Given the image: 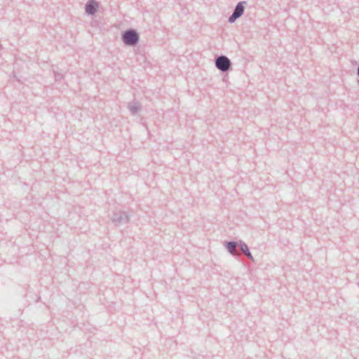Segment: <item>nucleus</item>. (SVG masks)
<instances>
[{
  "mask_svg": "<svg viewBox=\"0 0 359 359\" xmlns=\"http://www.w3.org/2000/svg\"><path fill=\"white\" fill-rule=\"evenodd\" d=\"M121 39L126 46H135L139 42L140 35L135 29L130 28L122 33Z\"/></svg>",
  "mask_w": 359,
  "mask_h": 359,
  "instance_id": "obj_1",
  "label": "nucleus"
},
{
  "mask_svg": "<svg viewBox=\"0 0 359 359\" xmlns=\"http://www.w3.org/2000/svg\"><path fill=\"white\" fill-rule=\"evenodd\" d=\"M215 65L222 72H226L231 68V62L226 55H222L215 58Z\"/></svg>",
  "mask_w": 359,
  "mask_h": 359,
  "instance_id": "obj_2",
  "label": "nucleus"
},
{
  "mask_svg": "<svg viewBox=\"0 0 359 359\" xmlns=\"http://www.w3.org/2000/svg\"><path fill=\"white\" fill-rule=\"evenodd\" d=\"M225 247L227 251L231 255H236V248L239 247V243L236 241H226L225 243Z\"/></svg>",
  "mask_w": 359,
  "mask_h": 359,
  "instance_id": "obj_7",
  "label": "nucleus"
},
{
  "mask_svg": "<svg viewBox=\"0 0 359 359\" xmlns=\"http://www.w3.org/2000/svg\"><path fill=\"white\" fill-rule=\"evenodd\" d=\"M246 4L247 3L245 1H240L236 4L232 14L229 17L228 22L229 23L235 22L237 19L243 15Z\"/></svg>",
  "mask_w": 359,
  "mask_h": 359,
  "instance_id": "obj_4",
  "label": "nucleus"
},
{
  "mask_svg": "<svg viewBox=\"0 0 359 359\" xmlns=\"http://www.w3.org/2000/svg\"><path fill=\"white\" fill-rule=\"evenodd\" d=\"M54 74H55V81H59V80L63 79V77H64L62 74H61L58 72H56V71H54Z\"/></svg>",
  "mask_w": 359,
  "mask_h": 359,
  "instance_id": "obj_9",
  "label": "nucleus"
},
{
  "mask_svg": "<svg viewBox=\"0 0 359 359\" xmlns=\"http://www.w3.org/2000/svg\"><path fill=\"white\" fill-rule=\"evenodd\" d=\"M111 222L116 226L127 224L130 220L129 215L121 211H115L110 217Z\"/></svg>",
  "mask_w": 359,
  "mask_h": 359,
  "instance_id": "obj_3",
  "label": "nucleus"
},
{
  "mask_svg": "<svg viewBox=\"0 0 359 359\" xmlns=\"http://www.w3.org/2000/svg\"><path fill=\"white\" fill-rule=\"evenodd\" d=\"M357 74L359 76V66L358 67V69H357Z\"/></svg>",
  "mask_w": 359,
  "mask_h": 359,
  "instance_id": "obj_10",
  "label": "nucleus"
},
{
  "mask_svg": "<svg viewBox=\"0 0 359 359\" xmlns=\"http://www.w3.org/2000/svg\"><path fill=\"white\" fill-rule=\"evenodd\" d=\"M128 109L132 115H135L141 109L140 104L137 102H130L128 104Z\"/></svg>",
  "mask_w": 359,
  "mask_h": 359,
  "instance_id": "obj_8",
  "label": "nucleus"
},
{
  "mask_svg": "<svg viewBox=\"0 0 359 359\" xmlns=\"http://www.w3.org/2000/svg\"><path fill=\"white\" fill-rule=\"evenodd\" d=\"M99 4L95 0H88L85 6V11L89 15H95L98 9Z\"/></svg>",
  "mask_w": 359,
  "mask_h": 359,
  "instance_id": "obj_5",
  "label": "nucleus"
},
{
  "mask_svg": "<svg viewBox=\"0 0 359 359\" xmlns=\"http://www.w3.org/2000/svg\"><path fill=\"white\" fill-rule=\"evenodd\" d=\"M239 248H240V250H241V252L250 259L251 260L252 262H255V259L249 250V248L248 246V245L242 241H239Z\"/></svg>",
  "mask_w": 359,
  "mask_h": 359,
  "instance_id": "obj_6",
  "label": "nucleus"
}]
</instances>
